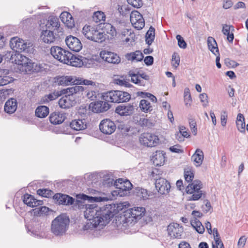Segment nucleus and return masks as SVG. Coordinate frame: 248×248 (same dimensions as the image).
<instances>
[{
  "label": "nucleus",
  "mask_w": 248,
  "mask_h": 248,
  "mask_svg": "<svg viewBox=\"0 0 248 248\" xmlns=\"http://www.w3.org/2000/svg\"><path fill=\"white\" fill-rule=\"evenodd\" d=\"M61 21L69 28L75 26L74 20L72 15L68 12H63L60 16Z\"/></svg>",
  "instance_id": "nucleus-23"
},
{
  "label": "nucleus",
  "mask_w": 248,
  "mask_h": 248,
  "mask_svg": "<svg viewBox=\"0 0 248 248\" xmlns=\"http://www.w3.org/2000/svg\"><path fill=\"white\" fill-rule=\"evenodd\" d=\"M131 98V95L125 92L119 91L118 103L128 102Z\"/></svg>",
  "instance_id": "nucleus-48"
},
{
  "label": "nucleus",
  "mask_w": 248,
  "mask_h": 248,
  "mask_svg": "<svg viewBox=\"0 0 248 248\" xmlns=\"http://www.w3.org/2000/svg\"><path fill=\"white\" fill-rule=\"evenodd\" d=\"M23 202L28 206L31 207L41 205L43 204L42 201L37 200L33 196L28 194L24 195Z\"/></svg>",
  "instance_id": "nucleus-25"
},
{
  "label": "nucleus",
  "mask_w": 248,
  "mask_h": 248,
  "mask_svg": "<svg viewBox=\"0 0 248 248\" xmlns=\"http://www.w3.org/2000/svg\"><path fill=\"white\" fill-rule=\"evenodd\" d=\"M189 133L186 128L184 126L179 127V132L175 135V138L179 141H183L185 138H188Z\"/></svg>",
  "instance_id": "nucleus-39"
},
{
  "label": "nucleus",
  "mask_w": 248,
  "mask_h": 248,
  "mask_svg": "<svg viewBox=\"0 0 248 248\" xmlns=\"http://www.w3.org/2000/svg\"><path fill=\"white\" fill-rule=\"evenodd\" d=\"M84 91V88L82 86H75L68 88L62 91L63 94H65L66 96H75L77 94H79Z\"/></svg>",
  "instance_id": "nucleus-29"
},
{
  "label": "nucleus",
  "mask_w": 248,
  "mask_h": 248,
  "mask_svg": "<svg viewBox=\"0 0 248 248\" xmlns=\"http://www.w3.org/2000/svg\"><path fill=\"white\" fill-rule=\"evenodd\" d=\"M155 30L154 28L151 26L146 33V42L147 44L150 45L155 39Z\"/></svg>",
  "instance_id": "nucleus-45"
},
{
  "label": "nucleus",
  "mask_w": 248,
  "mask_h": 248,
  "mask_svg": "<svg viewBox=\"0 0 248 248\" xmlns=\"http://www.w3.org/2000/svg\"><path fill=\"white\" fill-rule=\"evenodd\" d=\"M76 76H62L54 78V82L58 85L68 86L75 85Z\"/></svg>",
  "instance_id": "nucleus-18"
},
{
  "label": "nucleus",
  "mask_w": 248,
  "mask_h": 248,
  "mask_svg": "<svg viewBox=\"0 0 248 248\" xmlns=\"http://www.w3.org/2000/svg\"><path fill=\"white\" fill-rule=\"evenodd\" d=\"M233 31L234 28L232 26L227 24L223 25L222 31L225 35L227 36V39L230 43H232L234 39Z\"/></svg>",
  "instance_id": "nucleus-33"
},
{
  "label": "nucleus",
  "mask_w": 248,
  "mask_h": 248,
  "mask_svg": "<svg viewBox=\"0 0 248 248\" xmlns=\"http://www.w3.org/2000/svg\"><path fill=\"white\" fill-rule=\"evenodd\" d=\"M130 19L133 26L137 30H141L144 27V18L142 15L138 11H132L130 14Z\"/></svg>",
  "instance_id": "nucleus-13"
},
{
  "label": "nucleus",
  "mask_w": 248,
  "mask_h": 248,
  "mask_svg": "<svg viewBox=\"0 0 248 248\" xmlns=\"http://www.w3.org/2000/svg\"><path fill=\"white\" fill-rule=\"evenodd\" d=\"M184 101L187 106H190L192 102L191 96L188 88H186L184 92Z\"/></svg>",
  "instance_id": "nucleus-52"
},
{
  "label": "nucleus",
  "mask_w": 248,
  "mask_h": 248,
  "mask_svg": "<svg viewBox=\"0 0 248 248\" xmlns=\"http://www.w3.org/2000/svg\"><path fill=\"white\" fill-rule=\"evenodd\" d=\"M50 53L55 59L65 64L68 62L69 58L72 56L70 52L59 46H52Z\"/></svg>",
  "instance_id": "nucleus-7"
},
{
  "label": "nucleus",
  "mask_w": 248,
  "mask_h": 248,
  "mask_svg": "<svg viewBox=\"0 0 248 248\" xmlns=\"http://www.w3.org/2000/svg\"><path fill=\"white\" fill-rule=\"evenodd\" d=\"M128 75L131 77V80L132 82L140 86L145 85V83H144L143 80L140 78L139 75L135 74L133 71H129Z\"/></svg>",
  "instance_id": "nucleus-47"
},
{
  "label": "nucleus",
  "mask_w": 248,
  "mask_h": 248,
  "mask_svg": "<svg viewBox=\"0 0 248 248\" xmlns=\"http://www.w3.org/2000/svg\"><path fill=\"white\" fill-rule=\"evenodd\" d=\"M125 58L128 61L138 62L143 60V55L140 51L136 50L135 52L126 54Z\"/></svg>",
  "instance_id": "nucleus-30"
},
{
  "label": "nucleus",
  "mask_w": 248,
  "mask_h": 248,
  "mask_svg": "<svg viewBox=\"0 0 248 248\" xmlns=\"http://www.w3.org/2000/svg\"><path fill=\"white\" fill-rule=\"evenodd\" d=\"M202 188V184L199 180H195L189 184L186 187V192L187 194H191L189 198V201H198L205 195V192L201 190Z\"/></svg>",
  "instance_id": "nucleus-4"
},
{
  "label": "nucleus",
  "mask_w": 248,
  "mask_h": 248,
  "mask_svg": "<svg viewBox=\"0 0 248 248\" xmlns=\"http://www.w3.org/2000/svg\"><path fill=\"white\" fill-rule=\"evenodd\" d=\"M99 129L104 134L110 135L115 131L116 125L114 122L109 119H105L100 122Z\"/></svg>",
  "instance_id": "nucleus-12"
},
{
  "label": "nucleus",
  "mask_w": 248,
  "mask_h": 248,
  "mask_svg": "<svg viewBox=\"0 0 248 248\" xmlns=\"http://www.w3.org/2000/svg\"><path fill=\"white\" fill-rule=\"evenodd\" d=\"M115 83L120 86H123L126 87H130L131 84L128 80L125 79H116Z\"/></svg>",
  "instance_id": "nucleus-57"
},
{
  "label": "nucleus",
  "mask_w": 248,
  "mask_h": 248,
  "mask_svg": "<svg viewBox=\"0 0 248 248\" xmlns=\"http://www.w3.org/2000/svg\"><path fill=\"white\" fill-rule=\"evenodd\" d=\"M101 33L104 37V41L106 38L112 39L116 36L117 32L115 28L110 23H103L101 27Z\"/></svg>",
  "instance_id": "nucleus-15"
},
{
  "label": "nucleus",
  "mask_w": 248,
  "mask_h": 248,
  "mask_svg": "<svg viewBox=\"0 0 248 248\" xmlns=\"http://www.w3.org/2000/svg\"><path fill=\"white\" fill-rule=\"evenodd\" d=\"M127 2L135 8H139L142 6V0H127Z\"/></svg>",
  "instance_id": "nucleus-58"
},
{
  "label": "nucleus",
  "mask_w": 248,
  "mask_h": 248,
  "mask_svg": "<svg viewBox=\"0 0 248 248\" xmlns=\"http://www.w3.org/2000/svg\"><path fill=\"white\" fill-rule=\"evenodd\" d=\"M61 93L59 92H54L52 93H50L48 94H46L41 99V102L42 103H48L49 101L54 100L58 98L60 95Z\"/></svg>",
  "instance_id": "nucleus-42"
},
{
  "label": "nucleus",
  "mask_w": 248,
  "mask_h": 248,
  "mask_svg": "<svg viewBox=\"0 0 248 248\" xmlns=\"http://www.w3.org/2000/svg\"><path fill=\"white\" fill-rule=\"evenodd\" d=\"M139 107L142 111L145 113L151 112L153 109L151 103L146 99H142L140 100Z\"/></svg>",
  "instance_id": "nucleus-40"
},
{
  "label": "nucleus",
  "mask_w": 248,
  "mask_h": 248,
  "mask_svg": "<svg viewBox=\"0 0 248 248\" xmlns=\"http://www.w3.org/2000/svg\"><path fill=\"white\" fill-rule=\"evenodd\" d=\"M53 198L59 204L69 205L73 204L74 202L72 197L61 193L55 194Z\"/></svg>",
  "instance_id": "nucleus-21"
},
{
  "label": "nucleus",
  "mask_w": 248,
  "mask_h": 248,
  "mask_svg": "<svg viewBox=\"0 0 248 248\" xmlns=\"http://www.w3.org/2000/svg\"><path fill=\"white\" fill-rule=\"evenodd\" d=\"M77 103L75 97L64 95L59 100V105L62 108H69L75 106Z\"/></svg>",
  "instance_id": "nucleus-19"
},
{
  "label": "nucleus",
  "mask_w": 248,
  "mask_h": 248,
  "mask_svg": "<svg viewBox=\"0 0 248 248\" xmlns=\"http://www.w3.org/2000/svg\"><path fill=\"white\" fill-rule=\"evenodd\" d=\"M225 64L229 67L234 68L237 67L239 64L235 61L230 59H226L225 60Z\"/></svg>",
  "instance_id": "nucleus-59"
},
{
  "label": "nucleus",
  "mask_w": 248,
  "mask_h": 248,
  "mask_svg": "<svg viewBox=\"0 0 248 248\" xmlns=\"http://www.w3.org/2000/svg\"><path fill=\"white\" fill-rule=\"evenodd\" d=\"M180 63V58L179 56L174 53L172 55L171 60V64L173 67L176 68L179 65Z\"/></svg>",
  "instance_id": "nucleus-56"
},
{
  "label": "nucleus",
  "mask_w": 248,
  "mask_h": 248,
  "mask_svg": "<svg viewBox=\"0 0 248 248\" xmlns=\"http://www.w3.org/2000/svg\"><path fill=\"white\" fill-rule=\"evenodd\" d=\"M192 226L199 233L202 234L204 232V227L197 218H193L190 221Z\"/></svg>",
  "instance_id": "nucleus-43"
},
{
  "label": "nucleus",
  "mask_w": 248,
  "mask_h": 248,
  "mask_svg": "<svg viewBox=\"0 0 248 248\" xmlns=\"http://www.w3.org/2000/svg\"><path fill=\"white\" fill-rule=\"evenodd\" d=\"M203 158V153L200 149H197L192 156V159L193 160L194 164L196 167H199L202 164Z\"/></svg>",
  "instance_id": "nucleus-32"
},
{
  "label": "nucleus",
  "mask_w": 248,
  "mask_h": 248,
  "mask_svg": "<svg viewBox=\"0 0 248 248\" xmlns=\"http://www.w3.org/2000/svg\"><path fill=\"white\" fill-rule=\"evenodd\" d=\"M236 124L238 130L242 133H245V118L244 115L241 113H239L237 115Z\"/></svg>",
  "instance_id": "nucleus-36"
},
{
  "label": "nucleus",
  "mask_w": 248,
  "mask_h": 248,
  "mask_svg": "<svg viewBox=\"0 0 248 248\" xmlns=\"http://www.w3.org/2000/svg\"><path fill=\"white\" fill-rule=\"evenodd\" d=\"M17 103L16 99L10 98L5 103L4 105L5 111L9 114L13 113L17 108Z\"/></svg>",
  "instance_id": "nucleus-28"
},
{
  "label": "nucleus",
  "mask_w": 248,
  "mask_h": 248,
  "mask_svg": "<svg viewBox=\"0 0 248 248\" xmlns=\"http://www.w3.org/2000/svg\"><path fill=\"white\" fill-rule=\"evenodd\" d=\"M140 143L146 147L156 146L159 142V139L157 136L154 134L144 132L141 134L139 137Z\"/></svg>",
  "instance_id": "nucleus-8"
},
{
  "label": "nucleus",
  "mask_w": 248,
  "mask_h": 248,
  "mask_svg": "<svg viewBox=\"0 0 248 248\" xmlns=\"http://www.w3.org/2000/svg\"><path fill=\"white\" fill-rule=\"evenodd\" d=\"M82 33L88 39L98 43L104 41V37L98 29V25H86L82 29Z\"/></svg>",
  "instance_id": "nucleus-3"
},
{
  "label": "nucleus",
  "mask_w": 248,
  "mask_h": 248,
  "mask_svg": "<svg viewBox=\"0 0 248 248\" xmlns=\"http://www.w3.org/2000/svg\"><path fill=\"white\" fill-rule=\"evenodd\" d=\"M207 44L209 49L215 55L218 54L219 50L215 39L212 37H208Z\"/></svg>",
  "instance_id": "nucleus-35"
},
{
  "label": "nucleus",
  "mask_w": 248,
  "mask_h": 248,
  "mask_svg": "<svg viewBox=\"0 0 248 248\" xmlns=\"http://www.w3.org/2000/svg\"><path fill=\"white\" fill-rule=\"evenodd\" d=\"M155 186L158 192L161 194H165L169 192L170 185L165 178H159L155 180Z\"/></svg>",
  "instance_id": "nucleus-16"
},
{
  "label": "nucleus",
  "mask_w": 248,
  "mask_h": 248,
  "mask_svg": "<svg viewBox=\"0 0 248 248\" xmlns=\"http://www.w3.org/2000/svg\"><path fill=\"white\" fill-rule=\"evenodd\" d=\"M111 212L103 210L96 204L86 205L84 217L89 221L84 229H92L98 226H106L110 219Z\"/></svg>",
  "instance_id": "nucleus-2"
},
{
  "label": "nucleus",
  "mask_w": 248,
  "mask_h": 248,
  "mask_svg": "<svg viewBox=\"0 0 248 248\" xmlns=\"http://www.w3.org/2000/svg\"><path fill=\"white\" fill-rule=\"evenodd\" d=\"M37 194L45 198H50L53 196V192L48 189H39L37 190Z\"/></svg>",
  "instance_id": "nucleus-50"
},
{
  "label": "nucleus",
  "mask_w": 248,
  "mask_h": 248,
  "mask_svg": "<svg viewBox=\"0 0 248 248\" xmlns=\"http://www.w3.org/2000/svg\"><path fill=\"white\" fill-rule=\"evenodd\" d=\"M176 39L178 41V44L179 47L183 48H185L186 47V42L180 35H177L176 36Z\"/></svg>",
  "instance_id": "nucleus-60"
},
{
  "label": "nucleus",
  "mask_w": 248,
  "mask_h": 248,
  "mask_svg": "<svg viewBox=\"0 0 248 248\" xmlns=\"http://www.w3.org/2000/svg\"><path fill=\"white\" fill-rule=\"evenodd\" d=\"M83 84L85 85L95 86V83L92 80L84 79L82 78L76 77L75 85Z\"/></svg>",
  "instance_id": "nucleus-51"
},
{
  "label": "nucleus",
  "mask_w": 248,
  "mask_h": 248,
  "mask_svg": "<svg viewBox=\"0 0 248 248\" xmlns=\"http://www.w3.org/2000/svg\"><path fill=\"white\" fill-rule=\"evenodd\" d=\"M99 56L101 59L109 63L118 64L121 62V58L116 53L106 50H101Z\"/></svg>",
  "instance_id": "nucleus-10"
},
{
  "label": "nucleus",
  "mask_w": 248,
  "mask_h": 248,
  "mask_svg": "<svg viewBox=\"0 0 248 248\" xmlns=\"http://www.w3.org/2000/svg\"><path fill=\"white\" fill-rule=\"evenodd\" d=\"M69 222V219L63 215L59 216L52 222V232L56 235L62 234L65 232Z\"/></svg>",
  "instance_id": "nucleus-5"
},
{
  "label": "nucleus",
  "mask_w": 248,
  "mask_h": 248,
  "mask_svg": "<svg viewBox=\"0 0 248 248\" xmlns=\"http://www.w3.org/2000/svg\"><path fill=\"white\" fill-rule=\"evenodd\" d=\"M247 238L245 236H241L238 242V247L239 248H243L246 244Z\"/></svg>",
  "instance_id": "nucleus-64"
},
{
  "label": "nucleus",
  "mask_w": 248,
  "mask_h": 248,
  "mask_svg": "<svg viewBox=\"0 0 248 248\" xmlns=\"http://www.w3.org/2000/svg\"><path fill=\"white\" fill-rule=\"evenodd\" d=\"M189 124L192 133L196 135L197 134V128L195 121L194 119H190Z\"/></svg>",
  "instance_id": "nucleus-61"
},
{
  "label": "nucleus",
  "mask_w": 248,
  "mask_h": 248,
  "mask_svg": "<svg viewBox=\"0 0 248 248\" xmlns=\"http://www.w3.org/2000/svg\"><path fill=\"white\" fill-rule=\"evenodd\" d=\"M66 119L65 113L61 112H53L49 117L50 122L53 124H59L64 122Z\"/></svg>",
  "instance_id": "nucleus-22"
},
{
  "label": "nucleus",
  "mask_w": 248,
  "mask_h": 248,
  "mask_svg": "<svg viewBox=\"0 0 248 248\" xmlns=\"http://www.w3.org/2000/svg\"><path fill=\"white\" fill-rule=\"evenodd\" d=\"M46 21L45 19L40 20L39 26L42 30L40 38L44 43L50 44L55 41V37L53 31L45 28L44 25L45 24Z\"/></svg>",
  "instance_id": "nucleus-9"
},
{
  "label": "nucleus",
  "mask_w": 248,
  "mask_h": 248,
  "mask_svg": "<svg viewBox=\"0 0 248 248\" xmlns=\"http://www.w3.org/2000/svg\"><path fill=\"white\" fill-rule=\"evenodd\" d=\"M11 47L16 52L11 55L12 62L18 65V69L21 72L29 73L34 71V62L28 57L22 55L19 52L25 51L27 47V44L24 41L18 37L12 38L10 42Z\"/></svg>",
  "instance_id": "nucleus-1"
},
{
  "label": "nucleus",
  "mask_w": 248,
  "mask_h": 248,
  "mask_svg": "<svg viewBox=\"0 0 248 248\" xmlns=\"http://www.w3.org/2000/svg\"><path fill=\"white\" fill-rule=\"evenodd\" d=\"M145 209L142 207H134L127 210L124 214L125 223H135L144 216Z\"/></svg>",
  "instance_id": "nucleus-6"
},
{
  "label": "nucleus",
  "mask_w": 248,
  "mask_h": 248,
  "mask_svg": "<svg viewBox=\"0 0 248 248\" xmlns=\"http://www.w3.org/2000/svg\"><path fill=\"white\" fill-rule=\"evenodd\" d=\"M170 150L172 152L174 153H182L183 152V150L181 148V146L179 145H175L174 146H171L170 148Z\"/></svg>",
  "instance_id": "nucleus-63"
},
{
  "label": "nucleus",
  "mask_w": 248,
  "mask_h": 248,
  "mask_svg": "<svg viewBox=\"0 0 248 248\" xmlns=\"http://www.w3.org/2000/svg\"><path fill=\"white\" fill-rule=\"evenodd\" d=\"M9 70L6 69H2V72L4 76H0V86H4L14 81L13 78L7 76L9 74Z\"/></svg>",
  "instance_id": "nucleus-38"
},
{
  "label": "nucleus",
  "mask_w": 248,
  "mask_h": 248,
  "mask_svg": "<svg viewBox=\"0 0 248 248\" xmlns=\"http://www.w3.org/2000/svg\"><path fill=\"white\" fill-rule=\"evenodd\" d=\"M49 113V108L45 106H38L35 110V115L39 118H45Z\"/></svg>",
  "instance_id": "nucleus-41"
},
{
  "label": "nucleus",
  "mask_w": 248,
  "mask_h": 248,
  "mask_svg": "<svg viewBox=\"0 0 248 248\" xmlns=\"http://www.w3.org/2000/svg\"><path fill=\"white\" fill-rule=\"evenodd\" d=\"M214 238L215 241V245L217 248H224L223 243L220 239L219 234L217 228H214ZM214 244L213 245V246Z\"/></svg>",
  "instance_id": "nucleus-46"
},
{
  "label": "nucleus",
  "mask_w": 248,
  "mask_h": 248,
  "mask_svg": "<svg viewBox=\"0 0 248 248\" xmlns=\"http://www.w3.org/2000/svg\"><path fill=\"white\" fill-rule=\"evenodd\" d=\"M49 208L46 206H41L39 208H36L33 209L34 215L37 216L45 215L49 212Z\"/></svg>",
  "instance_id": "nucleus-49"
},
{
  "label": "nucleus",
  "mask_w": 248,
  "mask_h": 248,
  "mask_svg": "<svg viewBox=\"0 0 248 248\" xmlns=\"http://www.w3.org/2000/svg\"><path fill=\"white\" fill-rule=\"evenodd\" d=\"M138 195L141 199L143 200L148 199L149 196L147 190L143 188L139 190Z\"/></svg>",
  "instance_id": "nucleus-55"
},
{
  "label": "nucleus",
  "mask_w": 248,
  "mask_h": 248,
  "mask_svg": "<svg viewBox=\"0 0 248 248\" xmlns=\"http://www.w3.org/2000/svg\"><path fill=\"white\" fill-rule=\"evenodd\" d=\"M204 202L205 203L204 205L202 206V211L205 213H207L209 212H211L213 209L209 201L208 200H204Z\"/></svg>",
  "instance_id": "nucleus-54"
},
{
  "label": "nucleus",
  "mask_w": 248,
  "mask_h": 248,
  "mask_svg": "<svg viewBox=\"0 0 248 248\" xmlns=\"http://www.w3.org/2000/svg\"><path fill=\"white\" fill-rule=\"evenodd\" d=\"M69 126L73 130L80 131L86 128L87 123L85 119H75L70 123Z\"/></svg>",
  "instance_id": "nucleus-24"
},
{
  "label": "nucleus",
  "mask_w": 248,
  "mask_h": 248,
  "mask_svg": "<svg viewBox=\"0 0 248 248\" xmlns=\"http://www.w3.org/2000/svg\"><path fill=\"white\" fill-rule=\"evenodd\" d=\"M45 20L46 21L44 26L46 29L50 30L52 28L57 29L60 27L59 19L57 18L52 17L49 18L48 20Z\"/></svg>",
  "instance_id": "nucleus-34"
},
{
  "label": "nucleus",
  "mask_w": 248,
  "mask_h": 248,
  "mask_svg": "<svg viewBox=\"0 0 248 248\" xmlns=\"http://www.w3.org/2000/svg\"><path fill=\"white\" fill-rule=\"evenodd\" d=\"M184 177L185 181L189 184L192 183L194 178V170L191 167H187L184 169Z\"/></svg>",
  "instance_id": "nucleus-37"
},
{
  "label": "nucleus",
  "mask_w": 248,
  "mask_h": 248,
  "mask_svg": "<svg viewBox=\"0 0 248 248\" xmlns=\"http://www.w3.org/2000/svg\"><path fill=\"white\" fill-rule=\"evenodd\" d=\"M134 111V106L130 104L118 106L115 109V112L121 116L130 115L133 113Z\"/></svg>",
  "instance_id": "nucleus-20"
},
{
  "label": "nucleus",
  "mask_w": 248,
  "mask_h": 248,
  "mask_svg": "<svg viewBox=\"0 0 248 248\" xmlns=\"http://www.w3.org/2000/svg\"><path fill=\"white\" fill-rule=\"evenodd\" d=\"M67 47L72 51L79 52L82 48V44L80 40L76 37L69 35L65 40Z\"/></svg>",
  "instance_id": "nucleus-14"
},
{
  "label": "nucleus",
  "mask_w": 248,
  "mask_h": 248,
  "mask_svg": "<svg viewBox=\"0 0 248 248\" xmlns=\"http://www.w3.org/2000/svg\"><path fill=\"white\" fill-rule=\"evenodd\" d=\"M116 188L119 191H128L132 188V185L128 180H124L123 179H119L115 182Z\"/></svg>",
  "instance_id": "nucleus-26"
},
{
  "label": "nucleus",
  "mask_w": 248,
  "mask_h": 248,
  "mask_svg": "<svg viewBox=\"0 0 248 248\" xmlns=\"http://www.w3.org/2000/svg\"><path fill=\"white\" fill-rule=\"evenodd\" d=\"M71 55L72 56L69 58L68 62L66 63V64L78 67H80L83 65V60L85 58L80 56H76L72 53Z\"/></svg>",
  "instance_id": "nucleus-27"
},
{
  "label": "nucleus",
  "mask_w": 248,
  "mask_h": 248,
  "mask_svg": "<svg viewBox=\"0 0 248 248\" xmlns=\"http://www.w3.org/2000/svg\"><path fill=\"white\" fill-rule=\"evenodd\" d=\"M119 91H110L103 94V97L107 102L118 103Z\"/></svg>",
  "instance_id": "nucleus-31"
},
{
  "label": "nucleus",
  "mask_w": 248,
  "mask_h": 248,
  "mask_svg": "<svg viewBox=\"0 0 248 248\" xmlns=\"http://www.w3.org/2000/svg\"><path fill=\"white\" fill-rule=\"evenodd\" d=\"M164 162V156L161 154H156L154 159V163L156 166H161Z\"/></svg>",
  "instance_id": "nucleus-53"
},
{
  "label": "nucleus",
  "mask_w": 248,
  "mask_h": 248,
  "mask_svg": "<svg viewBox=\"0 0 248 248\" xmlns=\"http://www.w3.org/2000/svg\"><path fill=\"white\" fill-rule=\"evenodd\" d=\"M200 98L203 106H206L208 104V96L205 93H202L200 95Z\"/></svg>",
  "instance_id": "nucleus-62"
},
{
  "label": "nucleus",
  "mask_w": 248,
  "mask_h": 248,
  "mask_svg": "<svg viewBox=\"0 0 248 248\" xmlns=\"http://www.w3.org/2000/svg\"><path fill=\"white\" fill-rule=\"evenodd\" d=\"M168 235L172 238L180 239L184 232L182 226L177 223H170L167 228Z\"/></svg>",
  "instance_id": "nucleus-11"
},
{
  "label": "nucleus",
  "mask_w": 248,
  "mask_h": 248,
  "mask_svg": "<svg viewBox=\"0 0 248 248\" xmlns=\"http://www.w3.org/2000/svg\"><path fill=\"white\" fill-rule=\"evenodd\" d=\"M93 19L96 23L104 22L106 20V15L104 12L98 11L94 12Z\"/></svg>",
  "instance_id": "nucleus-44"
},
{
  "label": "nucleus",
  "mask_w": 248,
  "mask_h": 248,
  "mask_svg": "<svg viewBox=\"0 0 248 248\" xmlns=\"http://www.w3.org/2000/svg\"><path fill=\"white\" fill-rule=\"evenodd\" d=\"M110 108V105L107 102L98 101L92 102L89 108L93 112L98 113L107 111Z\"/></svg>",
  "instance_id": "nucleus-17"
}]
</instances>
